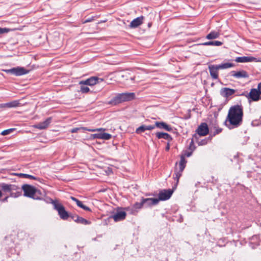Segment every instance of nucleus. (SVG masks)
I'll use <instances>...</instances> for the list:
<instances>
[{"instance_id":"obj_1","label":"nucleus","mask_w":261,"mask_h":261,"mask_svg":"<svg viewBox=\"0 0 261 261\" xmlns=\"http://www.w3.org/2000/svg\"><path fill=\"white\" fill-rule=\"evenodd\" d=\"M243 110L241 106L234 105L230 108L225 123L228 122L230 125L235 127L240 126L243 122Z\"/></svg>"},{"instance_id":"obj_2","label":"nucleus","mask_w":261,"mask_h":261,"mask_svg":"<svg viewBox=\"0 0 261 261\" xmlns=\"http://www.w3.org/2000/svg\"><path fill=\"white\" fill-rule=\"evenodd\" d=\"M0 188L5 193H9L10 196L12 197H18L21 193L20 189L15 185L2 183Z\"/></svg>"},{"instance_id":"obj_3","label":"nucleus","mask_w":261,"mask_h":261,"mask_svg":"<svg viewBox=\"0 0 261 261\" xmlns=\"http://www.w3.org/2000/svg\"><path fill=\"white\" fill-rule=\"evenodd\" d=\"M134 93H122L117 95L109 103L113 105H116L124 101H130L135 98Z\"/></svg>"},{"instance_id":"obj_4","label":"nucleus","mask_w":261,"mask_h":261,"mask_svg":"<svg viewBox=\"0 0 261 261\" xmlns=\"http://www.w3.org/2000/svg\"><path fill=\"white\" fill-rule=\"evenodd\" d=\"M22 190L24 192V196L34 199H38L39 197L37 196V194L40 193L35 187L33 186L25 184L22 187Z\"/></svg>"},{"instance_id":"obj_5","label":"nucleus","mask_w":261,"mask_h":261,"mask_svg":"<svg viewBox=\"0 0 261 261\" xmlns=\"http://www.w3.org/2000/svg\"><path fill=\"white\" fill-rule=\"evenodd\" d=\"M51 203L54 208L56 210L60 218L63 220H66L69 218V214L65 210L64 206L57 200H52Z\"/></svg>"},{"instance_id":"obj_6","label":"nucleus","mask_w":261,"mask_h":261,"mask_svg":"<svg viewBox=\"0 0 261 261\" xmlns=\"http://www.w3.org/2000/svg\"><path fill=\"white\" fill-rule=\"evenodd\" d=\"M3 71L7 74H11L17 76L25 75L30 72V70L20 66H17L9 69H4Z\"/></svg>"},{"instance_id":"obj_7","label":"nucleus","mask_w":261,"mask_h":261,"mask_svg":"<svg viewBox=\"0 0 261 261\" xmlns=\"http://www.w3.org/2000/svg\"><path fill=\"white\" fill-rule=\"evenodd\" d=\"M186 163L187 161L186 160L185 158L184 155H181L180 160L179 163V170L177 171L176 169L174 173L175 176L174 177V178L175 180H176V184H177L178 182L179 179L181 176V173L186 167Z\"/></svg>"},{"instance_id":"obj_8","label":"nucleus","mask_w":261,"mask_h":261,"mask_svg":"<svg viewBox=\"0 0 261 261\" xmlns=\"http://www.w3.org/2000/svg\"><path fill=\"white\" fill-rule=\"evenodd\" d=\"M260 94L257 89L252 88L250 90V91L245 96L248 98L249 101H256L261 99ZM241 95H245L244 94H242Z\"/></svg>"},{"instance_id":"obj_9","label":"nucleus","mask_w":261,"mask_h":261,"mask_svg":"<svg viewBox=\"0 0 261 261\" xmlns=\"http://www.w3.org/2000/svg\"><path fill=\"white\" fill-rule=\"evenodd\" d=\"M102 81V79L99 78L97 76H92L86 80L80 81V84H84L88 86H92Z\"/></svg>"},{"instance_id":"obj_10","label":"nucleus","mask_w":261,"mask_h":261,"mask_svg":"<svg viewBox=\"0 0 261 261\" xmlns=\"http://www.w3.org/2000/svg\"><path fill=\"white\" fill-rule=\"evenodd\" d=\"M173 191L171 189L163 190L159 194V200H166L169 199L173 194Z\"/></svg>"},{"instance_id":"obj_11","label":"nucleus","mask_w":261,"mask_h":261,"mask_svg":"<svg viewBox=\"0 0 261 261\" xmlns=\"http://www.w3.org/2000/svg\"><path fill=\"white\" fill-rule=\"evenodd\" d=\"M126 216V213L125 212L117 211L115 214L111 216L110 218L113 219L115 222H118L124 220Z\"/></svg>"},{"instance_id":"obj_12","label":"nucleus","mask_w":261,"mask_h":261,"mask_svg":"<svg viewBox=\"0 0 261 261\" xmlns=\"http://www.w3.org/2000/svg\"><path fill=\"white\" fill-rule=\"evenodd\" d=\"M235 61L238 63L257 62L258 60L256 58L251 56H243L236 58Z\"/></svg>"},{"instance_id":"obj_13","label":"nucleus","mask_w":261,"mask_h":261,"mask_svg":"<svg viewBox=\"0 0 261 261\" xmlns=\"http://www.w3.org/2000/svg\"><path fill=\"white\" fill-rule=\"evenodd\" d=\"M200 136H206L208 133V128L206 123H202L196 130Z\"/></svg>"},{"instance_id":"obj_14","label":"nucleus","mask_w":261,"mask_h":261,"mask_svg":"<svg viewBox=\"0 0 261 261\" xmlns=\"http://www.w3.org/2000/svg\"><path fill=\"white\" fill-rule=\"evenodd\" d=\"M230 74L231 76L236 79L248 78L249 77L248 73L244 70H241L238 71H231L230 72Z\"/></svg>"},{"instance_id":"obj_15","label":"nucleus","mask_w":261,"mask_h":261,"mask_svg":"<svg viewBox=\"0 0 261 261\" xmlns=\"http://www.w3.org/2000/svg\"><path fill=\"white\" fill-rule=\"evenodd\" d=\"M143 205L145 207H149L151 206L152 205H154L157 204L159 202V200L157 198H142Z\"/></svg>"},{"instance_id":"obj_16","label":"nucleus","mask_w":261,"mask_h":261,"mask_svg":"<svg viewBox=\"0 0 261 261\" xmlns=\"http://www.w3.org/2000/svg\"><path fill=\"white\" fill-rule=\"evenodd\" d=\"M208 69L210 75L213 79L217 80L218 79V70L219 68L217 65H211L208 66Z\"/></svg>"},{"instance_id":"obj_17","label":"nucleus","mask_w":261,"mask_h":261,"mask_svg":"<svg viewBox=\"0 0 261 261\" xmlns=\"http://www.w3.org/2000/svg\"><path fill=\"white\" fill-rule=\"evenodd\" d=\"M236 92L234 89L228 88H222L220 90V94L223 97L228 98L233 95Z\"/></svg>"},{"instance_id":"obj_18","label":"nucleus","mask_w":261,"mask_h":261,"mask_svg":"<svg viewBox=\"0 0 261 261\" xmlns=\"http://www.w3.org/2000/svg\"><path fill=\"white\" fill-rule=\"evenodd\" d=\"M51 122V117H48L45 121L35 124L34 127L39 129H45L48 126Z\"/></svg>"},{"instance_id":"obj_19","label":"nucleus","mask_w":261,"mask_h":261,"mask_svg":"<svg viewBox=\"0 0 261 261\" xmlns=\"http://www.w3.org/2000/svg\"><path fill=\"white\" fill-rule=\"evenodd\" d=\"M144 19V17L141 16L140 17H138L134 20H133L129 24V27L130 28H136L140 25L143 23V20Z\"/></svg>"},{"instance_id":"obj_20","label":"nucleus","mask_w":261,"mask_h":261,"mask_svg":"<svg viewBox=\"0 0 261 261\" xmlns=\"http://www.w3.org/2000/svg\"><path fill=\"white\" fill-rule=\"evenodd\" d=\"M155 126L156 127L165 129L168 132H171L172 130V127L164 122H155Z\"/></svg>"},{"instance_id":"obj_21","label":"nucleus","mask_w":261,"mask_h":261,"mask_svg":"<svg viewBox=\"0 0 261 261\" xmlns=\"http://www.w3.org/2000/svg\"><path fill=\"white\" fill-rule=\"evenodd\" d=\"M70 198L71 199H72L73 201L75 202L77 205L78 206H79L80 207L83 208V210L86 211H89V212H91V209L86 206L85 205H84L82 201H81L80 200H79V199H77V198H75L74 197H73V196H71L70 197Z\"/></svg>"},{"instance_id":"obj_22","label":"nucleus","mask_w":261,"mask_h":261,"mask_svg":"<svg viewBox=\"0 0 261 261\" xmlns=\"http://www.w3.org/2000/svg\"><path fill=\"white\" fill-rule=\"evenodd\" d=\"M155 136L158 139L163 138L169 141H171L172 140V137L166 133L157 132L155 133Z\"/></svg>"},{"instance_id":"obj_23","label":"nucleus","mask_w":261,"mask_h":261,"mask_svg":"<svg viewBox=\"0 0 261 261\" xmlns=\"http://www.w3.org/2000/svg\"><path fill=\"white\" fill-rule=\"evenodd\" d=\"M223 43L219 41H210L202 43L201 45L203 46H209V45H214V46H221L222 45Z\"/></svg>"},{"instance_id":"obj_24","label":"nucleus","mask_w":261,"mask_h":261,"mask_svg":"<svg viewBox=\"0 0 261 261\" xmlns=\"http://www.w3.org/2000/svg\"><path fill=\"white\" fill-rule=\"evenodd\" d=\"M219 36L220 33L218 32L212 31L206 35V38L207 39L212 40L218 38L219 37Z\"/></svg>"},{"instance_id":"obj_25","label":"nucleus","mask_w":261,"mask_h":261,"mask_svg":"<svg viewBox=\"0 0 261 261\" xmlns=\"http://www.w3.org/2000/svg\"><path fill=\"white\" fill-rule=\"evenodd\" d=\"M75 222L77 223L82 224L83 225H88L91 223L90 221L80 216L76 217V219L75 220Z\"/></svg>"},{"instance_id":"obj_26","label":"nucleus","mask_w":261,"mask_h":261,"mask_svg":"<svg viewBox=\"0 0 261 261\" xmlns=\"http://www.w3.org/2000/svg\"><path fill=\"white\" fill-rule=\"evenodd\" d=\"M143 205V203L142 201V200L141 199V201L140 202H136L133 206V208L134 209H141ZM135 213V211L134 210L131 209V214H134Z\"/></svg>"},{"instance_id":"obj_27","label":"nucleus","mask_w":261,"mask_h":261,"mask_svg":"<svg viewBox=\"0 0 261 261\" xmlns=\"http://www.w3.org/2000/svg\"><path fill=\"white\" fill-rule=\"evenodd\" d=\"M217 65L218 66L219 69H227L234 66V64L230 63H224Z\"/></svg>"},{"instance_id":"obj_28","label":"nucleus","mask_w":261,"mask_h":261,"mask_svg":"<svg viewBox=\"0 0 261 261\" xmlns=\"http://www.w3.org/2000/svg\"><path fill=\"white\" fill-rule=\"evenodd\" d=\"M79 85H80V92H82V93H87L89 92L90 89L87 87L88 85L80 83Z\"/></svg>"},{"instance_id":"obj_29","label":"nucleus","mask_w":261,"mask_h":261,"mask_svg":"<svg viewBox=\"0 0 261 261\" xmlns=\"http://www.w3.org/2000/svg\"><path fill=\"white\" fill-rule=\"evenodd\" d=\"M18 175L20 177L27 178H29L31 179H34V180H38L39 179L38 178H37L34 176H33V175H31L30 174H28L20 173V174H18Z\"/></svg>"},{"instance_id":"obj_30","label":"nucleus","mask_w":261,"mask_h":261,"mask_svg":"<svg viewBox=\"0 0 261 261\" xmlns=\"http://www.w3.org/2000/svg\"><path fill=\"white\" fill-rule=\"evenodd\" d=\"M146 130H147L146 125H142L137 128V129L136 130V133L137 134H141L143 132H144Z\"/></svg>"},{"instance_id":"obj_31","label":"nucleus","mask_w":261,"mask_h":261,"mask_svg":"<svg viewBox=\"0 0 261 261\" xmlns=\"http://www.w3.org/2000/svg\"><path fill=\"white\" fill-rule=\"evenodd\" d=\"M19 102L17 100H14L8 102V108H15L19 105Z\"/></svg>"},{"instance_id":"obj_32","label":"nucleus","mask_w":261,"mask_h":261,"mask_svg":"<svg viewBox=\"0 0 261 261\" xmlns=\"http://www.w3.org/2000/svg\"><path fill=\"white\" fill-rule=\"evenodd\" d=\"M112 135L110 134L103 133H102L101 139L108 140L111 138Z\"/></svg>"},{"instance_id":"obj_33","label":"nucleus","mask_w":261,"mask_h":261,"mask_svg":"<svg viewBox=\"0 0 261 261\" xmlns=\"http://www.w3.org/2000/svg\"><path fill=\"white\" fill-rule=\"evenodd\" d=\"M15 128H10L8 129H6L4 131H3L1 133V134L3 136H5L7 135H8L12 132H13L15 130Z\"/></svg>"},{"instance_id":"obj_34","label":"nucleus","mask_w":261,"mask_h":261,"mask_svg":"<svg viewBox=\"0 0 261 261\" xmlns=\"http://www.w3.org/2000/svg\"><path fill=\"white\" fill-rule=\"evenodd\" d=\"M11 31H12V30L10 29H8V28H0V35L3 34H5V33H7L10 32Z\"/></svg>"},{"instance_id":"obj_35","label":"nucleus","mask_w":261,"mask_h":261,"mask_svg":"<svg viewBox=\"0 0 261 261\" xmlns=\"http://www.w3.org/2000/svg\"><path fill=\"white\" fill-rule=\"evenodd\" d=\"M84 128H87V127H84L73 128L71 129L70 132L71 133H75L77 132L79 130H80L81 129L85 130Z\"/></svg>"},{"instance_id":"obj_36","label":"nucleus","mask_w":261,"mask_h":261,"mask_svg":"<svg viewBox=\"0 0 261 261\" xmlns=\"http://www.w3.org/2000/svg\"><path fill=\"white\" fill-rule=\"evenodd\" d=\"M84 130H87V131H89V132H96V131L105 130V129H103L102 128H97V129L84 128Z\"/></svg>"},{"instance_id":"obj_37","label":"nucleus","mask_w":261,"mask_h":261,"mask_svg":"<svg viewBox=\"0 0 261 261\" xmlns=\"http://www.w3.org/2000/svg\"><path fill=\"white\" fill-rule=\"evenodd\" d=\"M94 18H95L94 16H92V17H91L90 18H87L86 19H85L83 21V23H87V22H91V21H93L94 20Z\"/></svg>"},{"instance_id":"obj_38","label":"nucleus","mask_w":261,"mask_h":261,"mask_svg":"<svg viewBox=\"0 0 261 261\" xmlns=\"http://www.w3.org/2000/svg\"><path fill=\"white\" fill-rule=\"evenodd\" d=\"M94 138L101 139L102 133L95 134L92 135Z\"/></svg>"},{"instance_id":"obj_39","label":"nucleus","mask_w":261,"mask_h":261,"mask_svg":"<svg viewBox=\"0 0 261 261\" xmlns=\"http://www.w3.org/2000/svg\"><path fill=\"white\" fill-rule=\"evenodd\" d=\"M252 124L254 125H258L261 124V117L258 122L257 120H254L252 121Z\"/></svg>"},{"instance_id":"obj_40","label":"nucleus","mask_w":261,"mask_h":261,"mask_svg":"<svg viewBox=\"0 0 261 261\" xmlns=\"http://www.w3.org/2000/svg\"><path fill=\"white\" fill-rule=\"evenodd\" d=\"M155 127H156L155 124L154 125H148V126L146 125L147 130H152V129L155 128Z\"/></svg>"},{"instance_id":"obj_41","label":"nucleus","mask_w":261,"mask_h":261,"mask_svg":"<svg viewBox=\"0 0 261 261\" xmlns=\"http://www.w3.org/2000/svg\"><path fill=\"white\" fill-rule=\"evenodd\" d=\"M192 151H191V152L186 151L183 155L184 156V157H185V156L190 157L192 155Z\"/></svg>"},{"instance_id":"obj_42","label":"nucleus","mask_w":261,"mask_h":261,"mask_svg":"<svg viewBox=\"0 0 261 261\" xmlns=\"http://www.w3.org/2000/svg\"><path fill=\"white\" fill-rule=\"evenodd\" d=\"M79 216L77 215H73V214H69V217L72 218V219L75 222V220L76 219V217H78Z\"/></svg>"},{"instance_id":"obj_43","label":"nucleus","mask_w":261,"mask_h":261,"mask_svg":"<svg viewBox=\"0 0 261 261\" xmlns=\"http://www.w3.org/2000/svg\"><path fill=\"white\" fill-rule=\"evenodd\" d=\"M0 108H8V102L5 103H2L0 105Z\"/></svg>"},{"instance_id":"obj_44","label":"nucleus","mask_w":261,"mask_h":261,"mask_svg":"<svg viewBox=\"0 0 261 261\" xmlns=\"http://www.w3.org/2000/svg\"><path fill=\"white\" fill-rule=\"evenodd\" d=\"M258 91H259V92L260 93V94H261V82L259 83L258 85H257V89Z\"/></svg>"},{"instance_id":"obj_45","label":"nucleus","mask_w":261,"mask_h":261,"mask_svg":"<svg viewBox=\"0 0 261 261\" xmlns=\"http://www.w3.org/2000/svg\"><path fill=\"white\" fill-rule=\"evenodd\" d=\"M8 198H9V196H6L4 199H1L0 200L2 202H4L7 201V200H8Z\"/></svg>"},{"instance_id":"obj_46","label":"nucleus","mask_w":261,"mask_h":261,"mask_svg":"<svg viewBox=\"0 0 261 261\" xmlns=\"http://www.w3.org/2000/svg\"><path fill=\"white\" fill-rule=\"evenodd\" d=\"M170 149V144L169 142H168L167 144V146H166L165 150L166 151H168Z\"/></svg>"},{"instance_id":"obj_47","label":"nucleus","mask_w":261,"mask_h":261,"mask_svg":"<svg viewBox=\"0 0 261 261\" xmlns=\"http://www.w3.org/2000/svg\"><path fill=\"white\" fill-rule=\"evenodd\" d=\"M206 144V142L204 140L201 142V143L199 144L200 145H204Z\"/></svg>"},{"instance_id":"obj_48","label":"nucleus","mask_w":261,"mask_h":261,"mask_svg":"<svg viewBox=\"0 0 261 261\" xmlns=\"http://www.w3.org/2000/svg\"><path fill=\"white\" fill-rule=\"evenodd\" d=\"M221 129H217L216 131H217V134H218L219 133H220L221 132Z\"/></svg>"},{"instance_id":"obj_49","label":"nucleus","mask_w":261,"mask_h":261,"mask_svg":"<svg viewBox=\"0 0 261 261\" xmlns=\"http://www.w3.org/2000/svg\"><path fill=\"white\" fill-rule=\"evenodd\" d=\"M194 143V141H193V139H192V141H191V145L193 144Z\"/></svg>"},{"instance_id":"obj_50","label":"nucleus","mask_w":261,"mask_h":261,"mask_svg":"<svg viewBox=\"0 0 261 261\" xmlns=\"http://www.w3.org/2000/svg\"><path fill=\"white\" fill-rule=\"evenodd\" d=\"M194 137H196V134H195L193 135V138H194Z\"/></svg>"},{"instance_id":"obj_51","label":"nucleus","mask_w":261,"mask_h":261,"mask_svg":"<svg viewBox=\"0 0 261 261\" xmlns=\"http://www.w3.org/2000/svg\"><path fill=\"white\" fill-rule=\"evenodd\" d=\"M126 210H130V207H127V208H126Z\"/></svg>"},{"instance_id":"obj_52","label":"nucleus","mask_w":261,"mask_h":261,"mask_svg":"<svg viewBox=\"0 0 261 261\" xmlns=\"http://www.w3.org/2000/svg\"><path fill=\"white\" fill-rule=\"evenodd\" d=\"M151 24L150 23H149V24H148V26H149V27H150L151 26Z\"/></svg>"}]
</instances>
